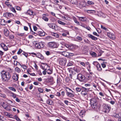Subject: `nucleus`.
Here are the masks:
<instances>
[{"label":"nucleus","mask_w":121,"mask_h":121,"mask_svg":"<svg viewBox=\"0 0 121 121\" xmlns=\"http://www.w3.org/2000/svg\"><path fill=\"white\" fill-rule=\"evenodd\" d=\"M0 73L2 79L3 81L7 82L9 80L11 75L9 72L3 70Z\"/></svg>","instance_id":"nucleus-1"},{"label":"nucleus","mask_w":121,"mask_h":121,"mask_svg":"<svg viewBox=\"0 0 121 121\" xmlns=\"http://www.w3.org/2000/svg\"><path fill=\"white\" fill-rule=\"evenodd\" d=\"M98 100V99L96 97H95L90 99L91 106L92 108L95 109L96 108Z\"/></svg>","instance_id":"nucleus-2"},{"label":"nucleus","mask_w":121,"mask_h":121,"mask_svg":"<svg viewBox=\"0 0 121 121\" xmlns=\"http://www.w3.org/2000/svg\"><path fill=\"white\" fill-rule=\"evenodd\" d=\"M41 68L44 70H46L49 74H51L52 73V70L50 69L49 67L47 64L41 66Z\"/></svg>","instance_id":"nucleus-3"},{"label":"nucleus","mask_w":121,"mask_h":121,"mask_svg":"<svg viewBox=\"0 0 121 121\" xmlns=\"http://www.w3.org/2000/svg\"><path fill=\"white\" fill-rule=\"evenodd\" d=\"M1 105L5 110L9 111L11 110L10 106L6 102H3L1 103Z\"/></svg>","instance_id":"nucleus-4"},{"label":"nucleus","mask_w":121,"mask_h":121,"mask_svg":"<svg viewBox=\"0 0 121 121\" xmlns=\"http://www.w3.org/2000/svg\"><path fill=\"white\" fill-rule=\"evenodd\" d=\"M48 46L49 47L52 48H57L58 46V44L54 42H49L48 43Z\"/></svg>","instance_id":"nucleus-5"},{"label":"nucleus","mask_w":121,"mask_h":121,"mask_svg":"<svg viewBox=\"0 0 121 121\" xmlns=\"http://www.w3.org/2000/svg\"><path fill=\"white\" fill-rule=\"evenodd\" d=\"M59 64L63 66H64L65 65L67 60L65 58H60L58 60Z\"/></svg>","instance_id":"nucleus-6"},{"label":"nucleus","mask_w":121,"mask_h":121,"mask_svg":"<svg viewBox=\"0 0 121 121\" xmlns=\"http://www.w3.org/2000/svg\"><path fill=\"white\" fill-rule=\"evenodd\" d=\"M77 78V79L81 82H85V80L86 78L83 75L80 73L78 74Z\"/></svg>","instance_id":"nucleus-7"},{"label":"nucleus","mask_w":121,"mask_h":121,"mask_svg":"<svg viewBox=\"0 0 121 121\" xmlns=\"http://www.w3.org/2000/svg\"><path fill=\"white\" fill-rule=\"evenodd\" d=\"M104 109L103 112L105 113H108L110 111L111 108L107 104H104L103 105Z\"/></svg>","instance_id":"nucleus-8"},{"label":"nucleus","mask_w":121,"mask_h":121,"mask_svg":"<svg viewBox=\"0 0 121 121\" xmlns=\"http://www.w3.org/2000/svg\"><path fill=\"white\" fill-rule=\"evenodd\" d=\"M44 46V43L42 42L36 43L35 44L36 47L38 49L43 48Z\"/></svg>","instance_id":"nucleus-9"},{"label":"nucleus","mask_w":121,"mask_h":121,"mask_svg":"<svg viewBox=\"0 0 121 121\" xmlns=\"http://www.w3.org/2000/svg\"><path fill=\"white\" fill-rule=\"evenodd\" d=\"M111 116L113 117L118 118V121H121V114H112Z\"/></svg>","instance_id":"nucleus-10"},{"label":"nucleus","mask_w":121,"mask_h":121,"mask_svg":"<svg viewBox=\"0 0 121 121\" xmlns=\"http://www.w3.org/2000/svg\"><path fill=\"white\" fill-rule=\"evenodd\" d=\"M4 16L6 17H14V15L12 13L6 12L4 14Z\"/></svg>","instance_id":"nucleus-11"},{"label":"nucleus","mask_w":121,"mask_h":121,"mask_svg":"<svg viewBox=\"0 0 121 121\" xmlns=\"http://www.w3.org/2000/svg\"><path fill=\"white\" fill-rule=\"evenodd\" d=\"M107 36L110 39H115V36L114 34L111 32H108L107 33Z\"/></svg>","instance_id":"nucleus-12"},{"label":"nucleus","mask_w":121,"mask_h":121,"mask_svg":"<svg viewBox=\"0 0 121 121\" xmlns=\"http://www.w3.org/2000/svg\"><path fill=\"white\" fill-rule=\"evenodd\" d=\"M64 16H62L61 17L62 18L65 20L70 21L71 20V18L70 16L67 14H65L64 15Z\"/></svg>","instance_id":"nucleus-13"},{"label":"nucleus","mask_w":121,"mask_h":121,"mask_svg":"<svg viewBox=\"0 0 121 121\" xmlns=\"http://www.w3.org/2000/svg\"><path fill=\"white\" fill-rule=\"evenodd\" d=\"M7 92L10 95L13 97L14 98H15L16 97V95L12 92L11 91L8 90H7Z\"/></svg>","instance_id":"nucleus-14"},{"label":"nucleus","mask_w":121,"mask_h":121,"mask_svg":"<svg viewBox=\"0 0 121 121\" xmlns=\"http://www.w3.org/2000/svg\"><path fill=\"white\" fill-rule=\"evenodd\" d=\"M18 74L16 73H14L12 77V78L13 80L15 81H17L18 78Z\"/></svg>","instance_id":"nucleus-15"},{"label":"nucleus","mask_w":121,"mask_h":121,"mask_svg":"<svg viewBox=\"0 0 121 121\" xmlns=\"http://www.w3.org/2000/svg\"><path fill=\"white\" fill-rule=\"evenodd\" d=\"M0 46L4 51H7L8 50V47L4 44L1 43L0 44Z\"/></svg>","instance_id":"nucleus-16"},{"label":"nucleus","mask_w":121,"mask_h":121,"mask_svg":"<svg viewBox=\"0 0 121 121\" xmlns=\"http://www.w3.org/2000/svg\"><path fill=\"white\" fill-rule=\"evenodd\" d=\"M55 25L51 23H49L48 24V26L49 27L53 29L55 28Z\"/></svg>","instance_id":"nucleus-17"},{"label":"nucleus","mask_w":121,"mask_h":121,"mask_svg":"<svg viewBox=\"0 0 121 121\" xmlns=\"http://www.w3.org/2000/svg\"><path fill=\"white\" fill-rule=\"evenodd\" d=\"M79 4L80 5V7L81 8L85 7L87 5L86 2H81Z\"/></svg>","instance_id":"nucleus-18"},{"label":"nucleus","mask_w":121,"mask_h":121,"mask_svg":"<svg viewBox=\"0 0 121 121\" xmlns=\"http://www.w3.org/2000/svg\"><path fill=\"white\" fill-rule=\"evenodd\" d=\"M46 14H43L42 15V18L45 21L48 22V21L49 19L48 17L46 16Z\"/></svg>","instance_id":"nucleus-19"},{"label":"nucleus","mask_w":121,"mask_h":121,"mask_svg":"<svg viewBox=\"0 0 121 121\" xmlns=\"http://www.w3.org/2000/svg\"><path fill=\"white\" fill-rule=\"evenodd\" d=\"M88 36L89 38L93 40H97L98 39L97 37L90 34H88Z\"/></svg>","instance_id":"nucleus-20"},{"label":"nucleus","mask_w":121,"mask_h":121,"mask_svg":"<svg viewBox=\"0 0 121 121\" xmlns=\"http://www.w3.org/2000/svg\"><path fill=\"white\" fill-rule=\"evenodd\" d=\"M38 35L40 36H44L45 35V33L43 30L38 31Z\"/></svg>","instance_id":"nucleus-21"},{"label":"nucleus","mask_w":121,"mask_h":121,"mask_svg":"<svg viewBox=\"0 0 121 121\" xmlns=\"http://www.w3.org/2000/svg\"><path fill=\"white\" fill-rule=\"evenodd\" d=\"M61 54L65 56H68L69 55V52L66 51H65L61 52Z\"/></svg>","instance_id":"nucleus-22"},{"label":"nucleus","mask_w":121,"mask_h":121,"mask_svg":"<svg viewBox=\"0 0 121 121\" xmlns=\"http://www.w3.org/2000/svg\"><path fill=\"white\" fill-rule=\"evenodd\" d=\"M4 34L5 36H8L9 34V32L8 30L7 29H5L4 30Z\"/></svg>","instance_id":"nucleus-23"},{"label":"nucleus","mask_w":121,"mask_h":121,"mask_svg":"<svg viewBox=\"0 0 121 121\" xmlns=\"http://www.w3.org/2000/svg\"><path fill=\"white\" fill-rule=\"evenodd\" d=\"M6 22L5 20L2 19H0V23L2 25H5Z\"/></svg>","instance_id":"nucleus-24"},{"label":"nucleus","mask_w":121,"mask_h":121,"mask_svg":"<svg viewBox=\"0 0 121 121\" xmlns=\"http://www.w3.org/2000/svg\"><path fill=\"white\" fill-rule=\"evenodd\" d=\"M74 93L72 92H67L66 93V94L69 97H73L74 96Z\"/></svg>","instance_id":"nucleus-25"},{"label":"nucleus","mask_w":121,"mask_h":121,"mask_svg":"<svg viewBox=\"0 0 121 121\" xmlns=\"http://www.w3.org/2000/svg\"><path fill=\"white\" fill-rule=\"evenodd\" d=\"M79 20L82 21H86V18L84 17H78Z\"/></svg>","instance_id":"nucleus-26"},{"label":"nucleus","mask_w":121,"mask_h":121,"mask_svg":"<svg viewBox=\"0 0 121 121\" xmlns=\"http://www.w3.org/2000/svg\"><path fill=\"white\" fill-rule=\"evenodd\" d=\"M86 12L89 13H96V11L94 10H86Z\"/></svg>","instance_id":"nucleus-27"},{"label":"nucleus","mask_w":121,"mask_h":121,"mask_svg":"<svg viewBox=\"0 0 121 121\" xmlns=\"http://www.w3.org/2000/svg\"><path fill=\"white\" fill-rule=\"evenodd\" d=\"M27 13H28V14L30 15H34L33 14V11L30 10H28L27 12Z\"/></svg>","instance_id":"nucleus-28"},{"label":"nucleus","mask_w":121,"mask_h":121,"mask_svg":"<svg viewBox=\"0 0 121 121\" xmlns=\"http://www.w3.org/2000/svg\"><path fill=\"white\" fill-rule=\"evenodd\" d=\"M69 1L73 4L76 5L77 4V0H69Z\"/></svg>","instance_id":"nucleus-29"},{"label":"nucleus","mask_w":121,"mask_h":121,"mask_svg":"<svg viewBox=\"0 0 121 121\" xmlns=\"http://www.w3.org/2000/svg\"><path fill=\"white\" fill-rule=\"evenodd\" d=\"M66 92H72L74 93V92L73 91L67 87H66Z\"/></svg>","instance_id":"nucleus-30"},{"label":"nucleus","mask_w":121,"mask_h":121,"mask_svg":"<svg viewBox=\"0 0 121 121\" xmlns=\"http://www.w3.org/2000/svg\"><path fill=\"white\" fill-rule=\"evenodd\" d=\"M16 34L18 36L20 37H24L25 36V33H22L17 32L16 33Z\"/></svg>","instance_id":"nucleus-31"},{"label":"nucleus","mask_w":121,"mask_h":121,"mask_svg":"<svg viewBox=\"0 0 121 121\" xmlns=\"http://www.w3.org/2000/svg\"><path fill=\"white\" fill-rule=\"evenodd\" d=\"M66 33L65 32H64V33H63L62 34V35L64 37H66L67 35H69V31L67 30H66Z\"/></svg>","instance_id":"nucleus-32"},{"label":"nucleus","mask_w":121,"mask_h":121,"mask_svg":"<svg viewBox=\"0 0 121 121\" xmlns=\"http://www.w3.org/2000/svg\"><path fill=\"white\" fill-rule=\"evenodd\" d=\"M87 4H88V5H92L94 4V2L92 1L88 0L87 1Z\"/></svg>","instance_id":"nucleus-33"},{"label":"nucleus","mask_w":121,"mask_h":121,"mask_svg":"<svg viewBox=\"0 0 121 121\" xmlns=\"http://www.w3.org/2000/svg\"><path fill=\"white\" fill-rule=\"evenodd\" d=\"M96 67L98 70L100 71L102 70V69L101 68V66L99 64L97 65Z\"/></svg>","instance_id":"nucleus-34"},{"label":"nucleus","mask_w":121,"mask_h":121,"mask_svg":"<svg viewBox=\"0 0 121 121\" xmlns=\"http://www.w3.org/2000/svg\"><path fill=\"white\" fill-rule=\"evenodd\" d=\"M82 91H83L86 92H87L89 90V89L88 88H87L84 87H82Z\"/></svg>","instance_id":"nucleus-35"},{"label":"nucleus","mask_w":121,"mask_h":121,"mask_svg":"<svg viewBox=\"0 0 121 121\" xmlns=\"http://www.w3.org/2000/svg\"><path fill=\"white\" fill-rule=\"evenodd\" d=\"M52 101L50 99H48L47 100V104L49 105H52Z\"/></svg>","instance_id":"nucleus-36"},{"label":"nucleus","mask_w":121,"mask_h":121,"mask_svg":"<svg viewBox=\"0 0 121 121\" xmlns=\"http://www.w3.org/2000/svg\"><path fill=\"white\" fill-rule=\"evenodd\" d=\"M52 35L53 36L55 37L56 38H58L59 37V35L57 33L54 32H52Z\"/></svg>","instance_id":"nucleus-37"},{"label":"nucleus","mask_w":121,"mask_h":121,"mask_svg":"<svg viewBox=\"0 0 121 121\" xmlns=\"http://www.w3.org/2000/svg\"><path fill=\"white\" fill-rule=\"evenodd\" d=\"M9 89L10 90L12 91L15 92L16 91V90L14 87L11 86L9 87H8Z\"/></svg>","instance_id":"nucleus-38"},{"label":"nucleus","mask_w":121,"mask_h":121,"mask_svg":"<svg viewBox=\"0 0 121 121\" xmlns=\"http://www.w3.org/2000/svg\"><path fill=\"white\" fill-rule=\"evenodd\" d=\"M15 71L17 73H19L21 72L20 69L18 67H16L15 69Z\"/></svg>","instance_id":"nucleus-39"},{"label":"nucleus","mask_w":121,"mask_h":121,"mask_svg":"<svg viewBox=\"0 0 121 121\" xmlns=\"http://www.w3.org/2000/svg\"><path fill=\"white\" fill-rule=\"evenodd\" d=\"M58 22L60 24L63 25H66V24L60 20L58 21Z\"/></svg>","instance_id":"nucleus-40"},{"label":"nucleus","mask_w":121,"mask_h":121,"mask_svg":"<svg viewBox=\"0 0 121 121\" xmlns=\"http://www.w3.org/2000/svg\"><path fill=\"white\" fill-rule=\"evenodd\" d=\"M55 29H54L55 30H58L59 31L60 30V29H61V28L58 26H57L56 25H55Z\"/></svg>","instance_id":"nucleus-41"},{"label":"nucleus","mask_w":121,"mask_h":121,"mask_svg":"<svg viewBox=\"0 0 121 121\" xmlns=\"http://www.w3.org/2000/svg\"><path fill=\"white\" fill-rule=\"evenodd\" d=\"M10 9L13 13H16V12L14 7H10Z\"/></svg>","instance_id":"nucleus-42"},{"label":"nucleus","mask_w":121,"mask_h":121,"mask_svg":"<svg viewBox=\"0 0 121 121\" xmlns=\"http://www.w3.org/2000/svg\"><path fill=\"white\" fill-rule=\"evenodd\" d=\"M81 93L82 96H84L87 95V92H86L82 91Z\"/></svg>","instance_id":"nucleus-43"},{"label":"nucleus","mask_w":121,"mask_h":121,"mask_svg":"<svg viewBox=\"0 0 121 121\" xmlns=\"http://www.w3.org/2000/svg\"><path fill=\"white\" fill-rule=\"evenodd\" d=\"M5 115L9 118H13L14 116H13L11 114H5Z\"/></svg>","instance_id":"nucleus-44"},{"label":"nucleus","mask_w":121,"mask_h":121,"mask_svg":"<svg viewBox=\"0 0 121 121\" xmlns=\"http://www.w3.org/2000/svg\"><path fill=\"white\" fill-rule=\"evenodd\" d=\"M5 3L8 7H10L11 6V5L10 4V3L9 2L6 1L5 2Z\"/></svg>","instance_id":"nucleus-45"},{"label":"nucleus","mask_w":121,"mask_h":121,"mask_svg":"<svg viewBox=\"0 0 121 121\" xmlns=\"http://www.w3.org/2000/svg\"><path fill=\"white\" fill-rule=\"evenodd\" d=\"M82 90V88L80 87H77L76 88V90L78 92H80Z\"/></svg>","instance_id":"nucleus-46"},{"label":"nucleus","mask_w":121,"mask_h":121,"mask_svg":"<svg viewBox=\"0 0 121 121\" xmlns=\"http://www.w3.org/2000/svg\"><path fill=\"white\" fill-rule=\"evenodd\" d=\"M60 116L62 118L65 120L66 121H69V120H68L67 118H66L63 116Z\"/></svg>","instance_id":"nucleus-47"},{"label":"nucleus","mask_w":121,"mask_h":121,"mask_svg":"<svg viewBox=\"0 0 121 121\" xmlns=\"http://www.w3.org/2000/svg\"><path fill=\"white\" fill-rule=\"evenodd\" d=\"M38 90L39 92L41 93H43V89L41 88H38Z\"/></svg>","instance_id":"nucleus-48"},{"label":"nucleus","mask_w":121,"mask_h":121,"mask_svg":"<svg viewBox=\"0 0 121 121\" xmlns=\"http://www.w3.org/2000/svg\"><path fill=\"white\" fill-rule=\"evenodd\" d=\"M91 54L92 56L94 57L96 56L97 55L94 52H93Z\"/></svg>","instance_id":"nucleus-49"},{"label":"nucleus","mask_w":121,"mask_h":121,"mask_svg":"<svg viewBox=\"0 0 121 121\" xmlns=\"http://www.w3.org/2000/svg\"><path fill=\"white\" fill-rule=\"evenodd\" d=\"M76 39L80 41H82V38L79 36H78L77 37Z\"/></svg>","instance_id":"nucleus-50"},{"label":"nucleus","mask_w":121,"mask_h":121,"mask_svg":"<svg viewBox=\"0 0 121 121\" xmlns=\"http://www.w3.org/2000/svg\"><path fill=\"white\" fill-rule=\"evenodd\" d=\"M22 54L25 56L26 57H27L28 56V54L26 53L23 51L22 53Z\"/></svg>","instance_id":"nucleus-51"},{"label":"nucleus","mask_w":121,"mask_h":121,"mask_svg":"<svg viewBox=\"0 0 121 121\" xmlns=\"http://www.w3.org/2000/svg\"><path fill=\"white\" fill-rule=\"evenodd\" d=\"M33 66L37 70L38 69V67L35 63H34Z\"/></svg>","instance_id":"nucleus-52"},{"label":"nucleus","mask_w":121,"mask_h":121,"mask_svg":"<svg viewBox=\"0 0 121 121\" xmlns=\"http://www.w3.org/2000/svg\"><path fill=\"white\" fill-rule=\"evenodd\" d=\"M66 30H65L61 28V29H60V30L59 31L63 33H64V32H65L66 33Z\"/></svg>","instance_id":"nucleus-53"},{"label":"nucleus","mask_w":121,"mask_h":121,"mask_svg":"<svg viewBox=\"0 0 121 121\" xmlns=\"http://www.w3.org/2000/svg\"><path fill=\"white\" fill-rule=\"evenodd\" d=\"M45 52L47 56L51 54L50 52L49 51H45Z\"/></svg>","instance_id":"nucleus-54"},{"label":"nucleus","mask_w":121,"mask_h":121,"mask_svg":"<svg viewBox=\"0 0 121 121\" xmlns=\"http://www.w3.org/2000/svg\"><path fill=\"white\" fill-rule=\"evenodd\" d=\"M101 28L103 29V30L106 31L108 30V29L107 28H106L104 26H103L102 25H101Z\"/></svg>","instance_id":"nucleus-55"},{"label":"nucleus","mask_w":121,"mask_h":121,"mask_svg":"<svg viewBox=\"0 0 121 121\" xmlns=\"http://www.w3.org/2000/svg\"><path fill=\"white\" fill-rule=\"evenodd\" d=\"M21 67L23 68L24 69H26L27 67L26 65H22L21 66Z\"/></svg>","instance_id":"nucleus-56"},{"label":"nucleus","mask_w":121,"mask_h":121,"mask_svg":"<svg viewBox=\"0 0 121 121\" xmlns=\"http://www.w3.org/2000/svg\"><path fill=\"white\" fill-rule=\"evenodd\" d=\"M0 96L4 98H6V95L3 94H0Z\"/></svg>","instance_id":"nucleus-57"},{"label":"nucleus","mask_w":121,"mask_h":121,"mask_svg":"<svg viewBox=\"0 0 121 121\" xmlns=\"http://www.w3.org/2000/svg\"><path fill=\"white\" fill-rule=\"evenodd\" d=\"M91 66L90 65H89L87 67V69L88 71L89 72H90L91 71Z\"/></svg>","instance_id":"nucleus-58"},{"label":"nucleus","mask_w":121,"mask_h":121,"mask_svg":"<svg viewBox=\"0 0 121 121\" xmlns=\"http://www.w3.org/2000/svg\"><path fill=\"white\" fill-rule=\"evenodd\" d=\"M15 118L18 121H21V120L16 115H15L14 116Z\"/></svg>","instance_id":"nucleus-59"},{"label":"nucleus","mask_w":121,"mask_h":121,"mask_svg":"<svg viewBox=\"0 0 121 121\" xmlns=\"http://www.w3.org/2000/svg\"><path fill=\"white\" fill-rule=\"evenodd\" d=\"M93 64L94 65L97 66L99 63L97 61H94Z\"/></svg>","instance_id":"nucleus-60"},{"label":"nucleus","mask_w":121,"mask_h":121,"mask_svg":"<svg viewBox=\"0 0 121 121\" xmlns=\"http://www.w3.org/2000/svg\"><path fill=\"white\" fill-rule=\"evenodd\" d=\"M14 36L12 35H10L9 36V38L10 39H13L14 38Z\"/></svg>","instance_id":"nucleus-61"},{"label":"nucleus","mask_w":121,"mask_h":121,"mask_svg":"<svg viewBox=\"0 0 121 121\" xmlns=\"http://www.w3.org/2000/svg\"><path fill=\"white\" fill-rule=\"evenodd\" d=\"M87 78H86V79L85 80V82L88 81L89 79L90 78V77L91 76H86Z\"/></svg>","instance_id":"nucleus-62"},{"label":"nucleus","mask_w":121,"mask_h":121,"mask_svg":"<svg viewBox=\"0 0 121 121\" xmlns=\"http://www.w3.org/2000/svg\"><path fill=\"white\" fill-rule=\"evenodd\" d=\"M22 51V50L20 49L18 51L17 54H20Z\"/></svg>","instance_id":"nucleus-63"},{"label":"nucleus","mask_w":121,"mask_h":121,"mask_svg":"<svg viewBox=\"0 0 121 121\" xmlns=\"http://www.w3.org/2000/svg\"><path fill=\"white\" fill-rule=\"evenodd\" d=\"M56 96H58V97H60L61 96V94L60 92H57L56 93Z\"/></svg>","instance_id":"nucleus-64"}]
</instances>
